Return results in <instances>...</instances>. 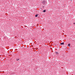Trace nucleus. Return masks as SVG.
Returning <instances> with one entry per match:
<instances>
[{
	"instance_id": "7ed1b4c3",
	"label": "nucleus",
	"mask_w": 75,
	"mask_h": 75,
	"mask_svg": "<svg viewBox=\"0 0 75 75\" xmlns=\"http://www.w3.org/2000/svg\"><path fill=\"white\" fill-rule=\"evenodd\" d=\"M56 54H58V52H56Z\"/></svg>"
},
{
	"instance_id": "423d86ee",
	"label": "nucleus",
	"mask_w": 75,
	"mask_h": 75,
	"mask_svg": "<svg viewBox=\"0 0 75 75\" xmlns=\"http://www.w3.org/2000/svg\"><path fill=\"white\" fill-rule=\"evenodd\" d=\"M18 60H19V59H16L17 61H18Z\"/></svg>"
},
{
	"instance_id": "0eeeda50",
	"label": "nucleus",
	"mask_w": 75,
	"mask_h": 75,
	"mask_svg": "<svg viewBox=\"0 0 75 75\" xmlns=\"http://www.w3.org/2000/svg\"><path fill=\"white\" fill-rule=\"evenodd\" d=\"M73 24H75V23H73Z\"/></svg>"
},
{
	"instance_id": "20e7f679",
	"label": "nucleus",
	"mask_w": 75,
	"mask_h": 75,
	"mask_svg": "<svg viewBox=\"0 0 75 75\" xmlns=\"http://www.w3.org/2000/svg\"><path fill=\"white\" fill-rule=\"evenodd\" d=\"M43 12H44V13H45V10H44L43 11Z\"/></svg>"
},
{
	"instance_id": "f257e3e1",
	"label": "nucleus",
	"mask_w": 75,
	"mask_h": 75,
	"mask_svg": "<svg viewBox=\"0 0 75 75\" xmlns=\"http://www.w3.org/2000/svg\"><path fill=\"white\" fill-rule=\"evenodd\" d=\"M61 45H64V42L61 43L60 44Z\"/></svg>"
},
{
	"instance_id": "39448f33",
	"label": "nucleus",
	"mask_w": 75,
	"mask_h": 75,
	"mask_svg": "<svg viewBox=\"0 0 75 75\" xmlns=\"http://www.w3.org/2000/svg\"><path fill=\"white\" fill-rule=\"evenodd\" d=\"M68 45L69 47V46H70V44H69Z\"/></svg>"
},
{
	"instance_id": "f03ea898",
	"label": "nucleus",
	"mask_w": 75,
	"mask_h": 75,
	"mask_svg": "<svg viewBox=\"0 0 75 75\" xmlns=\"http://www.w3.org/2000/svg\"><path fill=\"white\" fill-rule=\"evenodd\" d=\"M38 14H36L35 16V17H38Z\"/></svg>"
}]
</instances>
